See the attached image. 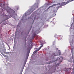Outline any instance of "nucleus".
<instances>
[{"label": "nucleus", "mask_w": 74, "mask_h": 74, "mask_svg": "<svg viewBox=\"0 0 74 74\" xmlns=\"http://www.w3.org/2000/svg\"><path fill=\"white\" fill-rule=\"evenodd\" d=\"M57 10H53V12H57Z\"/></svg>", "instance_id": "nucleus-9"}, {"label": "nucleus", "mask_w": 74, "mask_h": 74, "mask_svg": "<svg viewBox=\"0 0 74 74\" xmlns=\"http://www.w3.org/2000/svg\"><path fill=\"white\" fill-rule=\"evenodd\" d=\"M7 19H8V18H6V19H5V21H6V20H7Z\"/></svg>", "instance_id": "nucleus-18"}, {"label": "nucleus", "mask_w": 74, "mask_h": 74, "mask_svg": "<svg viewBox=\"0 0 74 74\" xmlns=\"http://www.w3.org/2000/svg\"><path fill=\"white\" fill-rule=\"evenodd\" d=\"M43 47V45H41V46H40V47H39L38 49L36 48V49L35 51L34 52V53H36V52H37L41 48V47Z\"/></svg>", "instance_id": "nucleus-4"}, {"label": "nucleus", "mask_w": 74, "mask_h": 74, "mask_svg": "<svg viewBox=\"0 0 74 74\" xmlns=\"http://www.w3.org/2000/svg\"><path fill=\"white\" fill-rule=\"evenodd\" d=\"M67 4V3H64L63 4H62V5H66Z\"/></svg>", "instance_id": "nucleus-8"}, {"label": "nucleus", "mask_w": 74, "mask_h": 74, "mask_svg": "<svg viewBox=\"0 0 74 74\" xmlns=\"http://www.w3.org/2000/svg\"><path fill=\"white\" fill-rule=\"evenodd\" d=\"M67 71H68V70H67Z\"/></svg>", "instance_id": "nucleus-23"}, {"label": "nucleus", "mask_w": 74, "mask_h": 74, "mask_svg": "<svg viewBox=\"0 0 74 74\" xmlns=\"http://www.w3.org/2000/svg\"><path fill=\"white\" fill-rule=\"evenodd\" d=\"M29 56V54L28 55V56Z\"/></svg>", "instance_id": "nucleus-25"}, {"label": "nucleus", "mask_w": 74, "mask_h": 74, "mask_svg": "<svg viewBox=\"0 0 74 74\" xmlns=\"http://www.w3.org/2000/svg\"><path fill=\"white\" fill-rule=\"evenodd\" d=\"M62 61H61V62H60V63H62Z\"/></svg>", "instance_id": "nucleus-20"}, {"label": "nucleus", "mask_w": 74, "mask_h": 74, "mask_svg": "<svg viewBox=\"0 0 74 74\" xmlns=\"http://www.w3.org/2000/svg\"><path fill=\"white\" fill-rule=\"evenodd\" d=\"M42 8V7H41V8Z\"/></svg>", "instance_id": "nucleus-21"}, {"label": "nucleus", "mask_w": 74, "mask_h": 74, "mask_svg": "<svg viewBox=\"0 0 74 74\" xmlns=\"http://www.w3.org/2000/svg\"><path fill=\"white\" fill-rule=\"evenodd\" d=\"M32 12H33L32 10H30L28 12H26L24 14L23 16L22 17V18H25V17L26 16H27V15H30Z\"/></svg>", "instance_id": "nucleus-2"}, {"label": "nucleus", "mask_w": 74, "mask_h": 74, "mask_svg": "<svg viewBox=\"0 0 74 74\" xmlns=\"http://www.w3.org/2000/svg\"><path fill=\"white\" fill-rule=\"evenodd\" d=\"M38 34V31H36L35 33L34 34V38L35 36H37L36 34Z\"/></svg>", "instance_id": "nucleus-7"}, {"label": "nucleus", "mask_w": 74, "mask_h": 74, "mask_svg": "<svg viewBox=\"0 0 74 74\" xmlns=\"http://www.w3.org/2000/svg\"><path fill=\"white\" fill-rule=\"evenodd\" d=\"M9 48H10V47H9Z\"/></svg>", "instance_id": "nucleus-22"}, {"label": "nucleus", "mask_w": 74, "mask_h": 74, "mask_svg": "<svg viewBox=\"0 0 74 74\" xmlns=\"http://www.w3.org/2000/svg\"><path fill=\"white\" fill-rule=\"evenodd\" d=\"M3 8L4 10H6L7 8L8 10H12V9H11L9 7L5 6V4H4L3 5Z\"/></svg>", "instance_id": "nucleus-3"}, {"label": "nucleus", "mask_w": 74, "mask_h": 74, "mask_svg": "<svg viewBox=\"0 0 74 74\" xmlns=\"http://www.w3.org/2000/svg\"><path fill=\"white\" fill-rule=\"evenodd\" d=\"M26 19H27L26 18V19H25V20H26Z\"/></svg>", "instance_id": "nucleus-24"}, {"label": "nucleus", "mask_w": 74, "mask_h": 74, "mask_svg": "<svg viewBox=\"0 0 74 74\" xmlns=\"http://www.w3.org/2000/svg\"><path fill=\"white\" fill-rule=\"evenodd\" d=\"M68 70H71V69H70V68H69V69H68Z\"/></svg>", "instance_id": "nucleus-19"}, {"label": "nucleus", "mask_w": 74, "mask_h": 74, "mask_svg": "<svg viewBox=\"0 0 74 74\" xmlns=\"http://www.w3.org/2000/svg\"><path fill=\"white\" fill-rule=\"evenodd\" d=\"M55 5H57V4H53L52 5L49 6L47 8V10H49V9H51L52 8V7L55 6Z\"/></svg>", "instance_id": "nucleus-6"}, {"label": "nucleus", "mask_w": 74, "mask_h": 74, "mask_svg": "<svg viewBox=\"0 0 74 74\" xmlns=\"http://www.w3.org/2000/svg\"><path fill=\"white\" fill-rule=\"evenodd\" d=\"M16 8L17 10H19V8L18 6H16Z\"/></svg>", "instance_id": "nucleus-11"}, {"label": "nucleus", "mask_w": 74, "mask_h": 74, "mask_svg": "<svg viewBox=\"0 0 74 74\" xmlns=\"http://www.w3.org/2000/svg\"><path fill=\"white\" fill-rule=\"evenodd\" d=\"M62 59H63V57H61L60 58H59V60H62Z\"/></svg>", "instance_id": "nucleus-10"}, {"label": "nucleus", "mask_w": 74, "mask_h": 74, "mask_svg": "<svg viewBox=\"0 0 74 74\" xmlns=\"http://www.w3.org/2000/svg\"><path fill=\"white\" fill-rule=\"evenodd\" d=\"M3 56H6L5 55H3Z\"/></svg>", "instance_id": "nucleus-17"}, {"label": "nucleus", "mask_w": 74, "mask_h": 74, "mask_svg": "<svg viewBox=\"0 0 74 74\" xmlns=\"http://www.w3.org/2000/svg\"><path fill=\"white\" fill-rule=\"evenodd\" d=\"M59 55L60 56L61 54V52L60 51L59 52Z\"/></svg>", "instance_id": "nucleus-12"}, {"label": "nucleus", "mask_w": 74, "mask_h": 74, "mask_svg": "<svg viewBox=\"0 0 74 74\" xmlns=\"http://www.w3.org/2000/svg\"><path fill=\"white\" fill-rule=\"evenodd\" d=\"M74 0H69V1H70V2H71V1H74Z\"/></svg>", "instance_id": "nucleus-14"}, {"label": "nucleus", "mask_w": 74, "mask_h": 74, "mask_svg": "<svg viewBox=\"0 0 74 74\" xmlns=\"http://www.w3.org/2000/svg\"><path fill=\"white\" fill-rule=\"evenodd\" d=\"M6 11L8 12V13H9V14H10V15L11 16H12L13 15L15 14V12L14 10H5Z\"/></svg>", "instance_id": "nucleus-1"}, {"label": "nucleus", "mask_w": 74, "mask_h": 74, "mask_svg": "<svg viewBox=\"0 0 74 74\" xmlns=\"http://www.w3.org/2000/svg\"><path fill=\"white\" fill-rule=\"evenodd\" d=\"M73 25H74V23H73L71 24V26H73Z\"/></svg>", "instance_id": "nucleus-13"}, {"label": "nucleus", "mask_w": 74, "mask_h": 74, "mask_svg": "<svg viewBox=\"0 0 74 74\" xmlns=\"http://www.w3.org/2000/svg\"><path fill=\"white\" fill-rule=\"evenodd\" d=\"M60 6H58V8H60Z\"/></svg>", "instance_id": "nucleus-15"}, {"label": "nucleus", "mask_w": 74, "mask_h": 74, "mask_svg": "<svg viewBox=\"0 0 74 74\" xmlns=\"http://www.w3.org/2000/svg\"><path fill=\"white\" fill-rule=\"evenodd\" d=\"M31 8H34L35 9L37 8H38V5H37L36 3H35L31 7Z\"/></svg>", "instance_id": "nucleus-5"}, {"label": "nucleus", "mask_w": 74, "mask_h": 74, "mask_svg": "<svg viewBox=\"0 0 74 74\" xmlns=\"http://www.w3.org/2000/svg\"><path fill=\"white\" fill-rule=\"evenodd\" d=\"M57 66H59V64L58 65H57Z\"/></svg>", "instance_id": "nucleus-16"}]
</instances>
